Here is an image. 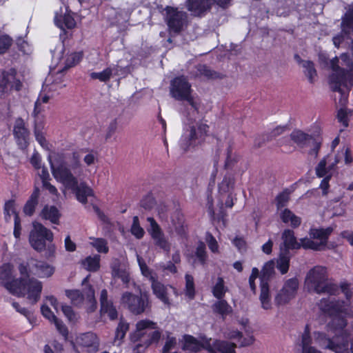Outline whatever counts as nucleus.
Masks as SVG:
<instances>
[{
  "instance_id": "dca6fc26",
  "label": "nucleus",
  "mask_w": 353,
  "mask_h": 353,
  "mask_svg": "<svg viewBox=\"0 0 353 353\" xmlns=\"http://www.w3.org/2000/svg\"><path fill=\"white\" fill-rule=\"evenodd\" d=\"M166 10V22L170 32L179 34L188 24L186 12L168 6Z\"/></svg>"
},
{
  "instance_id": "412c9836",
  "label": "nucleus",
  "mask_w": 353,
  "mask_h": 353,
  "mask_svg": "<svg viewBox=\"0 0 353 353\" xmlns=\"http://www.w3.org/2000/svg\"><path fill=\"white\" fill-rule=\"evenodd\" d=\"M14 266L8 263L0 266V285L3 286L10 293H12L17 285L22 281L20 278L14 279L13 276Z\"/></svg>"
},
{
  "instance_id": "a18cd8bd",
  "label": "nucleus",
  "mask_w": 353,
  "mask_h": 353,
  "mask_svg": "<svg viewBox=\"0 0 353 353\" xmlns=\"http://www.w3.org/2000/svg\"><path fill=\"white\" fill-rule=\"evenodd\" d=\"M312 339L310 335V328L308 324H306L303 332L301 336L300 346L302 347V351L312 346Z\"/></svg>"
},
{
  "instance_id": "bf43d9fd",
  "label": "nucleus",
  "mask_w": 353,
  "mask_h": 353,
  "mask_svg": "<svg viewBox=\"0 0 353 353\" xmlns=\"http://www.w3.org/2000/svg\"><path fill=\"white\" fill-rule=\"evenodd\" d=\"M259 276V270L257 268L252 269V273L249 277V285L251 290L255 294L256 292V286L255 284L256 279Z\"/></svg>"
},
{
  "instance_id": "a19ab883",
  "label": "nucleus",
  "mask_w": 353,
  "mask_h": 353,
  "mask_svg": "<svg viewBox=\"0 0 353 353\" xmlns=\"http://www.w3.org/2000/svg\"><path fill=\"white\" fill-rule=\"evenodd\" d=\"M214 312L226 316L232 312V307L225 300L220 299L212 305Z\"/></svg>"
},
{
  "instance_id": "09e8293b",
  "label": "nucleus",
  "mask_w": 353,
  "mask_h": 353,
  "mask_svg": "<svg viewBox=\"0 0 353 353\" xmlns=\"http://www.w3.org/2000/svg\"><path fill=\"white\" fill-rule=\"evenodd\" d=\"M185 294L192 299L195 295L194 278L192 275L185 274Z\"/></svg>"
},
{
  "instance_id": "cd10ccee",
  "label": "nucleus",
  "mask_w": 353,
  "mask_h": 353,
  "mask_svg": "<svg viewBox=\"0 0 353 353\" xmlns=\"http://www.w3.org/2000/svg\"><path fill=\"white\" fill-rule=\"evenodd\" d=\"M79 344L87 349L90 353H95L98 351L99 343L96 335L92 332H87L79 338Z\"/></svg>"
},
{
  "instance_id": "7c9ffc66",
  "label": "nucleus",
  "mask_w": 353,
  "mask_h": 353,
  "mask_svg": "<svg viewBox=\"0 0 353 353\" xmlns=\"http://www.w3.org/2000/svg\"><path fill=\"white\" fill-rule=\"evenodd\" d=\"M40 196V190L38 187H34L32 193L23 207V212L28 216H32L39 203Z\"/></svg>"
},
{
  "instance_id": "2eb2a0df",
  "label": "nucleus",
  "mask_w": 353,
  "mask_h": 353,
  "mask_svg": "<svg viewBox=\"0 0 353 353\" xmlns=\"http://www.w3.org/2000/svg\"><path fill=\"white\" fill-rule=\"evenodd\" d=\"M230 1L231 0H186L185 8L192 16L203 17L210 12L214 4L225 8Z\"/></svg>"
},
{
  "instance_id": "39448f33",
  "label": "nucleus",
  "mask_w": 353,
  "mask_h": 353,
  "mask_svg": "<svg viewBox=\"0 0 353 353\" xmlns=\"http://www.w3.org/2000/svg\"><path fill=\"white\" fill-rule=\"evenodd\" d=\"M121 303L131 314L136 316L148 314L152 309V301L147 291L140 290L139 294L125 292L121 295Z\"/></svg>"
},
{
  "instance_id": "864d4df0",
  "label": "nucleus",
  "mask_w": 353,
  "mask_h": 353,
  "mask_svg": "<svg viewBox=\"0 0 353 353\" xmlns=\"http://www.w3.org/2000/svg\"><path fill=\"white\" fill-rule=\"evenodd\" d=\"M129 329V324L128 323L120 321L115 331L114 340H122Z\"/></svg>"
},
{
  "instance_id": "1a4fd4ad",
  "label": "nucleus",
  "mask_w": 353,
  "mask_h": 353,
  "mask_svg": "<svg viewBox=\"0 0 353 353\" xmlns=\"http://www.w3.org/2000/svg\"><path fill=\"white\" fill-rule=\"evenodd\" d=\"M18 270L21 276L29 277L34 275L41 279L50 278L55 272L54 266L34 258L29 259L26 263H20Z\"/></svg>"
},
{
  "instance_id": "0e129e2a",
  "label": "nucleus",
  "mask_w": 353,
  "mask_h": 353,
  "mask_svg": "<svg viewBox=\"0 0 353 353\" xmlns=\"http://www.w3.org/2000/svg\"><path fill=\"white\" fill-rule=\"evenodd\" d=\"M14 308L21 314L24 315L27 319L29 320V321L32 323L34 321V317L32 316L31 312L28 311L25 307H21L19 304L17 302H12V303Z\"/></svg>"
},
{
  "instance_id": "c9c22d12",
  "label": "nucleus",
  "mask_w": 353,
  "mask_h": 353,
  "mask_svg": "<svg viewBox=\"0 0 353 353\" xmlns=\"http://www.w3.org/2000/svg\"><path fill=\"white\" fill-rule=\"evenodd\" d=\"M54 22L63 30H65V28L72 29L76 26L75 20L69 14L60 16L56 15Z\"/></svg>"
},
{
  "instance_id": "20e7f679",
  "label": "nucleus",
  "mask_w": 353,
  "mask_h": 353,
  "mask_svg": "<svg viewBox=\"0 0 353 353\" xmlns=\"http://www.w3.org/2000/svg\"><path fill=\"white\" fill-rule=\"evenodd\" d=\"M339 59L336 57L330 61V66L333 71L329 77V83L330 88L333 92H338L341 94L339 103L345 105L347 101V96L341 86L347 87V81H353V63L350 70H345L339 66Z\"/></svg>"
},
{
  "instance_id": "4d7b16f0",
  "label": "nucleus",
  "mask_w": 353,
  "mask_h": 353,
  "mask_svg": "<svg viewBox=\"0 0 353 353\" xmlns=\"http://www.w3.org/2000/svg\"><path fill=\"white\" fill-rule=\"evenodd\" d=\"M12 44V39L7 34L0 36V54H4Z\"/></svg>"
},
{
  "instance_id": "f257e3e1",
  "label": "nucleus",
  "mask_w": 353,
  "mask_h": 353,
  "mask_svg": "<svg viewBox=\"0 0 353 353\" xmlns=\"http://www.w3.org/2000/svg\"><path fill=\"white\" fill-rule=\"evenodd\" d=\"M48 159L54 178L61 183L66 189L71 190L80 203L86 204L88 198L94 196L93 190L86 182L79 181L77 177L70 171L63 154H57L53 161L50 156L48 157Z\"/></svg>"
},
{
  "instance_id": "6e6d98bb",
  "label": "nucleus",
  "mask_w": 353,
  "mask_h": 353,
  "mask_svg": "<svg viewBox=\"0 0 353 353\" xmlns=\"http://www.w3.org/2000/svg\"><path fill=\"white\" fill-rule=\"evenodd\" d=\"M61 310L69 321L75 322L78 319V314L70 305H61Z\"/></svg>"
},
{
  "instance_id": "e433bc0d",
  "label": "nucleus",
  "mask_w": 353,
  "mask_h": 353,
  "mask_svg": "<svg viewBox=\"0 0 353 353\" xmlns=\"http://www.w3.org/2000/svg\"><path fill=\"white\" fill-rule=\"evenodd\" d=\"M33 128L35 139L43 148L47 147L48 142L43 132V130L44 129L43 121H38L37 119L34 120Z\"/></svg>"
},
{
  "instance_id": "ea45409f",
  "label": "nucleus",
  "mask_w": 353,
  "mask_h": 353,
  "mask_svg": "<svg viewBox=\"0 0 353 353\" xmlns=\"http://www.w3.org/2000/svg\"><path fill=\"white\" fill-rule=\"evenodd\" d=\"M83 292L86 295V298L90 305L87 308L88 312H93L97 307V302L94 296V290L90 284H88L87 287L83 290Z\"/></svg>"
},
{
  "instance_id": "6ab92c4d",
  "label": "nucleus",
  "mask_w": 353,
  "mask_h": 353,
  "mask_svg": "<svg viewBox=\"0 0 353 353\" xmlns=\"http://www.w3.org/2000/svg\"><path fill=\"white\" fill-rule=\"evenodd\" d=\"M299 288V281L296 278L288 279L283 288L276 293L274 303L277 306L285 305L294 298Z\"/></svg>"
},
{
  "instance_id": "f03ea898",
  "label": "nucleus",
  "mask_w": 353,
  "mask_h": 353,
  "mask_svg": "<svg viewBox=\"0 0 353 353\" xmlns=\"http://www.w3.org/2000/svg\"><path fill=\"white\" fill-rule=\"evenodd\" d=\"M157 323L143 319L136 324V331L131 336V341L134 343V351L137 353L143 352L152 343H157L161 337V332L157 330Z\"/></svg>"
},
{
  "instance_id": "ddd939ff",
  "label": "nucleus",
  "mask_w": 353,
  "mask_h": 353,
  "mask_svg": "<svg viewBox=\"0 0 353 353\" xmlns=\"http://www.w3.org/2000/svg\"><path fill=\"white\" fill-rule=\"evenodd\" d=\"M32 226L33 228L29 235L30 244L34 250L41 252L44 251L46 241L52 242L53 233L40 223L33 222Z\"/></svg>"
},
{
  "instance_id": "de8ad7c7",
  "label": "nucleus",
  "mask_w": 353,
  "mask_h": 353,
  "mask_svg": "<svg viewBox=\"0 0 353 353\" xmlns=\"http://www.w3.org/2000/svg\"><path fill=\"white\" fill-rule=\"evenodd\" d=\"M213 295L218 299H222L225 294L224 281L222 277H219L216 285L212 289Z\"/></svg>"
},
{
  "instance_id": "c03bdc74",
  "label": "nucleus",
  "mask_w": 353,
  "mask_h": 353,
  "mask_svg": "<svg viewBox=\"0 0 353 353\" xmlns=\"http://www.w3.org/2000/svg\"><path fill=\"white\" fill-rule=\"evenodd\" d=\"M114 69L112 68H107L100 72H92L90 77L92 79H99L101 82H106L109 81L112 75ZM115 73H117V70H115Z\"/></svg>"
},
{
  "instance_id": "9b49d317",
  "label": "nucleus",
  "mask_w": 353,
  "mask_h": 353,
  "mask_svg": "<svg viewBox=\"0 0 353 353\" xmlns=\"http://www.w3.org/2000/svg\"><path fill=\"white\" fill-rule=\"evenodd\" d=\"M333 232L332 227L326 228H312L309 231L310 238H303V248L314 251H321L325 249L329 236Z\"/></svg>"
},
{
  "instance_id": "58836bf2",
  "label": "nucleus",
  "mask_w": 353,
  "mask_h": 353,
  "mask_svg": "<svg viewBox=\"0 0 353 353\" xmlns=\"http://www.w3.org/2000/svg\"><path fill=\"white\" fill-rule=\"evenodd\" d=\"M100 256L96 254L94 256H89L82 261V265L90 272H96L100 268Z\"/></svg>"
},
{
  "instance_id": "b1692460",
  "label": "nucleus",
  "mask_w": 353,
  "mask_h": 353,
  "mask_svg": "<svg viewBox=\"0 0 353 353\" xmlns=\"http://www.w3.org/2000/svg\"><path fill=\"white\" fill-rule=\"evenodd\" d=\"M100 312L107 314L110 320H115L118 317V312L111 299H108V294L106 289L101 291L100 297Z\"/></svg>"
},
{
  "instance_id": "f704fd0d",
  "label": "nucleus",
  "mask_w": 353,
  "mask_h": 353,
  "mask_svg": "<svg viewBox=\"0 0 353 353\" xmlns=\"http://www.w3.org/2000/svg\"><path fill=\"white\" fill-rule=\"evenodd\" d=\"M290 251L286 249L280 251L279 258L276 261V268L282 274L288 272L290 267Z\"/></svg>"
},
{
  "instance_id": "79ce46f5",
  "label": "nucleus",
  "mask_w": 353,
  "mask_h": 353,
  "mask_svg": "<svg viewBox=\"0 0 353 353\" xmlns=\"http://www.w3.org/2000/svg\"><path fill=\"white\" fill-rule=\"evenodd\" d=\"M65 295L70 299L71 303L75 306L79 307L83 303L84 295L79 290H66Z\"/></svg>"
},
{
  "instance_id": "c756f323",
  "label": "nucleus",
  "mask_w": 353,
  "mask_h": 353,
  "mask_svg": "<svg viewBox=\"0 0 353 353\" xmlns=\"http://www.w3.org/2000/svg\"><path fill=\"white\" fill-rule=\"evenodd\" d=\"M235 185V178L233 174L228 172L223 176L222 181L218 185L220 194H231Z\"/></svg>"
},
{
  "instance_id": "a878e982",
  "label": "nucleus",
  "mask_w": 353,
  "mask_h": 353,
  "mask_svg": "<svg viewBox=\"0 0 353 353\" xmlns=\"http://www.w3.org/2000/svg\"><path fill=\"white\" fill-rule=\"evenodd\" d=\"M319 309L330 316H335L342 312L343 305L335 299H322L319 303Z\"/></svg>"
},
{
  "instance_id": "423d86ee",
  "label": "nucleus",
  "mask_w": 353,
  "mask_h": 353,
  "mask_svg": "<svg viewBox=\"0 0 353 353\" xmlns=\"http://www.w3.org/2000/svg\"><path fill=\"white\" fill-rule=\"evenodd\" d=\"M191 84L188 79L182 75L174 78L170 81V94L176 100L186 101L197 113L200 102L192 95Z\"/></svg>"
},
{
  "instance_id": "6e6552de",
  "label": "nucleus",
  "mask_w": 353,
  "mask_h": 353,
  "mask_svg": "<svg viewBox=\"0 0 353 353\" xmlns=\"http://www.w3.org/2000/svg\"><path fill=\"white\" fill-rule=\"evenodd\" d=\"M20 279L22 281L16 285L12 294L18 297H24L27 295V299L30 301L32 304L37 303L41 297L43 288L42 283L30 276L29 277L21 276Z\"/></svg>"
},
{
  "instance_id": "473e14b6",
  "label": "nucleus",
  "mask_w": 353,
  "mask_h": 353,
  "mask_svg": "<svg viewBox=\"0 0 353 353\" xmlns=\"http://www.w3.org/2000/svg\"><path fill=\"white\" fill-rule=\"evenodd\" d=\"M83 52L82 51L80 52H74L70 54H68L65 60L63 63V67L58 71V72H64L67 71L69 68H72L77 65L83 59Z\"/></svg>"
},
{
  "instance_id": "69168bd1",
  "label": "nucleus",
  "mask_w": 353,
  "mask_h": 353,
  "mask_svg": "<svg viewBox=\"0 0 353 353\" xmlns=\"http://www.w3.org/2000/svg\"><path fill=\"white\" fill-rule=\"evenodd\" d=\"M232 243L241 252H245L247 250V243L243 237L236 236L233 239Z\"/></svg>"
},
{
  "instance_id": "774afa93",
  "label": "nucleus",
  "mask_w": 353,
  "mask_h": 353,
  "mask_svg": "<svg viewBox=\"0 0 353 353\" xmlns=\"http://www.w3.org/2000/svg\"><path fill=\"white\" fill-rule=\"evenodd\" d=\"M117 128H118L117 119H114L113 120L111 121V122L109 123V125L107 128L106 134H105V137L106 140L110 139L112 137V135L116 132Z\"/></svg>"
},
{
  "instance_id": "5fc2aeb1",
  "label": "nucleus",
  "mask_w": 353,
  "mask_h": 353,
  "mask_svg": "<svg viewBox=\"0 0 353 353\" xmlns=\"http://www.w3.org/2000/svg\"><path fill=\"white\" fill-rule=\"evenodd\" d=\"M290 200L289 193L285 190L279 193L276 199V205L278 210H280L285 207Z\"/></svg>"
},
{
  "instance_id": "a211bd4d",
  "label": "nucleus",
  "mask_w": 353,
  "mask_h": 353,
  "mask_svg": "<svg viewBox=\"0 0 353 353\" xmlns=\"http://www.w3.org/2000/svg\"><path fill=\"white\" fill-rule=\"evenodd\" d=\"M17 71L11 68L8 71H3L0 78V97H4L5 94H8L12 90L16 91L21 90L22 83L17 77Z\"/></svg>"
},
{
  "instance_id": "0eeeda50",
  "label": "nucleus",
  "mask_w": 353,
  "mask_h": 353,
  "mask_svg": "<svg viewBox=\"0 0 353 353\" xmlns=\"http://www.w3.org/2000/svg\"><path fill=\"white\" fill-rule=\"evenodd\" d=\"M208 130L209 126L205 123L189 124L180 139L181 148L184 152H187L201 144L205 141Z\"/></svg>"
},
{
  "instance_id": "7ed1b4c3",
  "label": "nucleus",
  "mask_w": 353,
  "mask_h": 353,
  "mask_svg": "<svg viewBox=\"0 0 353 353\" xmlns=\"http://www.w3.org/2000/svg\"><path fill=\"white\" fill-rule=\"evenodd\" d=\"M305 288L308 292L330 295L339 290L338 286L329 279L327 268L321 265L314 266L307 273Z\"/></svg>"
},
{
  "instance_id": "393cba45",
  "label": "nucleus",
  "mask_w": 353,
  "mask_h": 353,
  "mask_svg": "<svg viewBox=\"0 0 353 353\" xmlns=\"http://www.w3.org/2000/svg\"><path fill=\"white\" fill-rule=\"evenodd\" d=\"M150 281H152L151 287L153 294L165 305L168 307L170 306L171 303L168 296V288L172 290L174 293H176V289L171 285H164L161 282L157 281L154 276H151Z\"/></svg>"
},
{
  "instance_id": "f3484780",
  "label": "nucleus",
  "mask_w": 353,
  "mask_h": 353,
  "mask_svg": "<svg viewBox=\"0 0 353 353\" xmlns=\"http://www.w3.org/2000/svg\"><path fill=\"white\" fill-rule=\"evenodd\" d=\"M12 134L18 148L23 152L27 151L30 141V131L21 117L15 119Z\"/></svg>"
},
{
  "instance_id": "5701e85b",
  "label": "nucleus",
  "mask_w": 353,
  "mask_h": 353,
  "mask_svg": "<svg viewBox=\"0 0 353 353\" xmlns=\"http://www.w3.org/2000/svg\"><path fill=\"white\" fill-rule=\"evenodd\" d=\"M281 239L283 240V243L280 245V251H284L285 249H286L287 251H290V250H298L301 248H303V238L300 239V242H298L294 232L292 230H284L281 234Z\"/></svg>"
},
{
  "instance_id": "37998d69",
  "label": "nucleus",
  "mask_w": 353,
  "mask_h": 353,
  "mask_svg": "<svg viewBox=\"0 0 353 353\" xmlns=\"http://www.w3.org/2000/svg\"><path fill=\"white\" fill-rule=\"evenodd\" d=\"M303 68H304V74L307 77L310 83H314L315 77L317 76L316 70L314 68V64L311 61H306L303 62Z\"/></svg>"
},
{
  "instance_id": "f8f14e48",
  "label": "nucleus",
  "mask_w": 353,
  "mask_h": 353,
  "mask_svg": "<svg viewBox=\"0 0 353 353\" xmlns=\"http://www.w3.org/2000/svg\"><path fill=\"white\" fill-rule=\"evenodd\" d=\"M290 137L300 148L307 147L312 141V148L309 150L308 154L313 156L315 159L318 157L323 143V137L321 135L309 134L301 130H294L291 132Z\"/></svg>"
},
{
  "instance_id": "49530a36",
  "label": "nucleus",
  "mask_w": 353,
  "mask_h": 353,
  "mask_svg": "<svg viewBox=\"0 0 353 353\" xmlns=\"http://www.w3.org/2000/svg\"><path fill=\"white\" fill-rule=\"evenodd\" d=\"M91 245L97 250L98 252L106 254L109 251L108 242L103 238H93Z\"/></svg>"
},
{
  "instance_id": "3c124183",
  "label": "nucleus",
  "mask_w": 353,
  "mask_h": 353,
  "mask_svg": "<svg viewBox=\"0 0 353 353\" xmlns=\"http://www.w3.org/2000/svg\"><path fill=\"white\" fill-rule=\"evenodd\" d=\"M329 155L323 157L318 163L315 168L316 174L318 177L321 178L325 176L329 175L328 170L327 168V159Z\"/></svg>"
},
{
  "instance_id": "8fccbe9b",
  "label": "nucleus",
  "mask_w": 353,
  "mask_h": 353,
  "mask_svg": "<svg viewBox=\"0 0 353 353\" xmlns=\"http://www.w3.org/2000/svg\"><path fill=\"white\" fill-rule=\"evenodd\" d=\"M195 255L201 265L206 263L208 256L205 250V245L203 242L199 241L196 249Z\"/></svg>"
},
{
  "instance_id": "72a5a7b5",
  "label": "nucleus",
  "mask_w": 353,
  "mask_h": 353,
  "mask_svg": "<svg viewBox=\"0 0 353 353\" xmlns=\"http://www.w3.org/2000/svg\"><path fill=\"white\" fill-rule=\"evenodd\" d=\"M280 218L284 223H290L292 228H298L301 223V219L288 208L281 212Z\"/></svg>"
},
{
  "instance_id": "2f4dec72",
  "label": "nucleus",
  "mask_w": 353,
  "mask_h": 353,
  "mask_svg": "<svg viewBox=\"0 0 353 353\" xmlns=\"http://www.w3.org/2000/svg\"><path fill=\"white\" fill-rule=\"evenodd\" d=\"M87 150V149L83 148L79 151L72 152L70 165L67 164L71 172L73 170L79 174L83 172V168L81 163V154L86 152Z\"/></svg>"
},
{
  "instance_id": "bb28decb",
  "label": "nucleus",
  "mask_w": 353,
  "mask_h": 353,
  "mask_svg": "<svg viewBox=\"0 0 353 353\" xmlns=\"http://www.w3.org/2000/svg\"><path fill=\"white\" fill-rule=\"evenodd\" d=\"M210 338L206 336L201 337V341L197 340L195 337L191 335L184 336V344L183 350H190L194 352H198L201 349H204V345L206 340H209Z\"/></svg>"
},
{
  "instance_id": "4468645a",
  "label": "nucleus",
  "mask_w": 353,
  "mask_h": 353,
  "mask_svg": "<svg viewBox=\"0 0 353 353\" xmlns=\"http://www.w3.org/2000/svg\"><path fill=\"white\" fill-rule=\"evenodd\" d=\"M314 337L315 342L323 349L330 350L335 353H349V341L347 338L330 339L321 332H314Z\"/></svg>"
},
{
  "instance_id": "c85d7f7f",
  "label": "nucleus",
  "mask_w": 353,
  "mask_h": 353,
  "mask_svg": "<svg viewBox=\"0 0 353 353\" xmlns=\"http://www.w3.org/2000/svg\"><path fill=\"white\" fill-rule=\"evenodd\" d=\"M42 219L48 220L52 223L59 224L61 213L57 207L46 205L40 212Z\"/></svg>"
},
{
  "instance_id": "052dcab7",
  "label": "nucleus",
  "mask_w": 353,
  "mask_h": 353,
  "mask_svg": "<svg viewBox=\"0 0 353 353\" xmlns=\"http://www.w3.org/2000/svg\"><path fill=\"white\" fill-rule=\"evenodd\" d=\"M206 242L209 249L214 253L219 252V245L216 239L210 233H207Z\"/></svg>"
},
{
  "instance_id": "680f3d73",
  "label": "nucleus",
  "mask_w": 353,
  "mask_h": 353,
  "mask_svg": "<svg viewBox=\"0 0 353 353\" xmlns=\"http://www.w3.org/2000/svg\"><path fill=\"white\" fill-rule=\"evenodd\" d=\"M113 277H117L121 279L123 283L125 285V288L129 287V283L130 282V276L129 272L125 269H123L121 271L118 272V273H115V275H114Z\"/></svg>"
},
{
  "instance_id": "4be33fe9",
  "label": "nucleus",
  "mask_w": 353,
  "mask_h": 353,
  "mask_svg": "<svg viewBox=\"0 0 353 353\" xmlns=\"http://www.w3.org/2000/svg\"><path fill=\"white\" fill-rule=\"evenodd\" d=\"M204 345V350L210 353H231L236 347L234 343L219 339L212 341L211 338L205 341Z\"/></svg>"
},
{
  "instance_id": "13d9d810",
  "label": "nucleus",
  "mask_w": 353,
  "mask_h": 353,
  "mask_svg": "<svg viewBox=\"0 0 353 353\" xmlns=\"http://www.w3.org/2000/svg\"><path fill=\"white\" fill-rule=\"evenodd\" d=\"M288 130V127L286 125H278L275 128H274L270 132L268 133V140L272 141L276 139L278 136L283 134Z\"/></svg>"
},
{
  "instance_id": "9d476101",
  "label": "nucleus",
  "mask_w": 353,
  "mask_h": 353,
  "mask_svg": "<svg viewBox=\"0 0 353 353\" xmlns=\"http://www.w3.org/2000/svg\"><path fill=\"white\" fill-rule=\"evenodd\" d=\"M275 263L273 260L266 262L261 272L260 278V295L259 300L261 307L264 310L272 308L271 295L269 281L274 276Z\"/></svg>"
},
{
  "instance_id": "603ef678",
  "label": "nucleus",
  "mask_w": 353,
  "mask_h": 353,
  "mask_svg": "<svg viewBox=\"0 0 353 353\" xmlns=\"http://www.w3.org/2000/svg\"><path fill=\"white\" fill-rule=\"evenodd\" d=\"M131 232L134 236H135L139 239H141L144 235V230L140 226L139 218L137 216L133 217L132 225L131 227Z\"/></svg>"
},
{
  "instance_id": "aec40b11",
  "label": "nucleus",
  "mask_w": 353,
  "mask_h": 353,
  "mask_svg": "<svg viewBox=\"0 0 353 353\" xmlns=\"http://www.w3.org/2000/svg\"><path fill=\"white\" fill-rule=\"evenodd\" d=\"M147 221L150 223V228L148 229L155 246L161 248L166 252H169L171 245L165 237L159 225L152 217H148Z\"/></svg>"
},
{
  "instance_id": "4c0bfd02",
  "label": "nucleus",
  "mask_w": 353,
  "mask_h": 353,
  "mask_svg": "<svg viewBox=\"0 0 353 353\" xmlns=\"http://www.w3.org/2000/svg\"><path fill=\"white\" fill-rule=\"evenodd\" d=\"M196 70L199 75L204 76L208 79H221L224 77L223 74L211 70L208 66L204 64L197 65Z\"/></svg>"
},
{
  "instance_id": "e2e57ef3",
  "label": "nucleus",
  "mask_w": 353,
  "mask_h": 353,
  "mask_svg": "<svg viewBox=\"0 0 353 353\" xmlns=\"http://www.w3.org/2000/svg\"><path fill=\"white\" fill-rule=\"evenodd\" d=\"M45 258L48 260H52L56 255V246L52 242H49L45 249Z\"/></svg>"
},
{
  "instance_id": "338daca9",
  "label": "nucleus",
  "mask_w": 353,
  "mask_h": 353,
  "mask_svg": "<svg viewBox=\"0 0 353 353\" xmlns=\"http://www.w3.org/2000/svg\"><path fill=\"white\" fill-rule=\"evenodd\" d=\"M332 323L335 329H343L347 325L345 319L341 316L339 314L334 316Z\"/></svg>"
}]
</instances>
